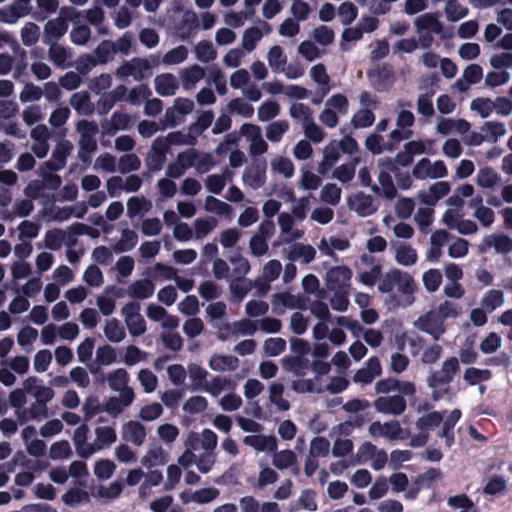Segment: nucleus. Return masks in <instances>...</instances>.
<instances>
[{"label":"nucleus","mask_w":512,"mask_h":512,"mask_svg":"<svg viewBox=\"0 0 512 512\" xmlns=\"http://www.w3.org/2000/svg\"><path fill=\"white\" fill-rule=\"evenodd\" d=\"M72 455L70 443L67 440L54 442L49 451V456L53 460L66 459Z\"/></svg>","instance_id":"4d7b16f0"},{"label":"nucleus","mask_w":512,"mask_h":512,"mask_svg":"<svg viewBox=\"0 0 512 512\" xmlns=\"http://www.w3.org/2000/svg\"><path fill=\"white\" fill-rule=\"evenodd\" d=\"M205 209L209 212H214L220 216H229L232 212V207L229 204L219 200L214 196L206 197Z\"/></svg>","instance_id":"a18cd8bd"},{"label":"nucleus","mask_w":512,"mask_h":512,"mask_svg":"<svg viewBox=\"0 0 512 512\" xmlns=\"http://www.w3.org/2000/svg\"><path fill=\"white\" fill-rule=\"evenodd\" d=\"M338 14L344 25L351 24L358 15L357 7L352 2H343L338 8Z\"/></svg>","instance_id":"774afa93"},{"label":"nucleus","mask_w":512,"mask_h":512,"mask_svg":"<svg viewBox=\"0 0 512 512\" xmlns=\"http://www.w3.org/2000/svg\"><path fill=\"white\" fill-rule=\"evenodd\" d=\"M83 280L92 287H99L103 284V274L97 265H89L83 275Z\"/></svg>","instance_id":"0e129e2a"},{"label":"nucleus","mask_w":512,"mask_h":512,"mask_svg":"<svg viewBox=\"0 0 512 512\" xmlns=\"http://www.w3.org/2000/svg\"><path fill=\"white\" fill-rule=\"evenodd\" d=\"M263 34L257 27H250L244 31L242 45L248 52L255 49L256 44L262 38Z\"/></svg>","instance_id":"052dcab7"},{"label":"nucleus","mask_w":512,"mask_h":512,"mask_svg":"<svg viewBox=\"0 0 512 512\" xmlns=\"http://www.w3.org/2000/svg\"><path fill=\"white\" fill-rule=\"evenodd\" d=\"M330 443L325 437H315L310 444L309 454L315 457H325L328 455Z\"/></svg>","instance_id":"69168bd1"},{"label":"nucleus","mask_w":512,"mask_h":512,"mask_svg":"<svg viewBox=\"0 0 512 512\" xmlns=\"http://www.w3.org/2000/svg\"><path fill=\"white\" fill-rule=\"evenodd\" d=\"M72 148L73 146L68 140L58 142L52 151L51 158L44 163L45 168L50 172H56L63 169Z\"/></svg>","instance_id":"423d86ee"},{"label":"nucleus","mask_w":512,"mask_h":512,"mask_svg":"<svg viewBox=\"0 0 512 512\" xmlns=\"http://www.w3.org/2000/svg\"><path fill=\"white\" fill-rule=\"evenodd\" d=\"M443 422V415L441 412L433 411L419 417L416 421V427L420 431L427 432L428 429L437 427Z\"/></svg>","instance_id":"f704fd0d"},{"label":"nucleus","mask_w":512,"mask_h":512,"mask_svg":"<svg viewBox=\"0 0 512 512\" xmlns=\"http://www.w3.org/2000/svg\"><path fill=\"white\" fill-rule=\"evenodd\" d=\"M415 326L420 331L431 335L434 340H439L446 331L444 323L435 310H430L420 316L415 322Z\"/></svg>","instance_id":"7ed1b4c3"},{"label":"nucleus","mask_w":512,"mask_h":512,"mask_svg":"<svg viewBox=\"0 0 512 512\" xmlns=\"http://www.w3.org/2000/svg\"><path fill=\"white\" fill-rule=\"evenodd\" d=\"M68 31V24L58 19H50L44 26L42 41L44 44L58 42Z\"/></svg>","instance_id":"0eeeda50"},{"label":"nucleus","mask_w":512,"mask_h":512,"mask_svg":"<svg viewBox=\"0 0 512 512\" xmlns=\"http://www.w3.org/2000/svg\"><path fill=\"white\" fill-rule=\"evenodd\" d=\"M239 366V359L233 355L213 354L209 360V367L214 371H235Z\"/></svg>","instance_id":"2eb2a0df"},{"label":"nucleus","mask_w":512,"mask_h":512,"mask_svg":"<svg viewBox=\"0 0 512 512\" xmlns=\"http://www.w3.org/2000/svg\"><path fill=\"white\" fill-rule=\"evenodd\" d=\"M189 377L193 382L194 389H204L207 381L206 377L208 372L197 364H190L188 366Z\"/></svg>","instance_id":"3c124183"},{"label":"nucleus","mask_w":512,"mask_h":512,"mask_svg":"<svg viewBox=\"0 0 512 512\" xmlns=\"http://www.w3.org/2000/svg\"><path fill=\"white\" fill-rule=\"evenodd\" d=\"M450 192V184L446 181H439L432 184L429 188V194L422 197V202L426 205H435L438 200Z\"/></svg>","instance_id":"aec40b11"},{"label":"nucleus","mask_w":512,"mask_h":512,"mask_svg":"<svg viewBox=\"0 0 512 512\" xmlns=\"http://www.w3.org/2000/svg\"><path fill=\"white\" fill-rule=\"evenodd\" d=\"M351 205L357 214L362 217L370 216L377 210L373 197L363 192H358L354 195Z\"/></svg>","instance_id":"f8f14e48"},{"label":"nucleus","mask_w":512,"mask_h":512,"mask_svg":"<svg viewBox=\"0 0 512 512\" xmlns=\"http://www.w3.org/2000/svg\"><path fill=\"white\" fill-rule=\"evenodd\" d=\"M280 112V106L275 101H265L258 108V120L261 122H267L275 118Z\"/></svg>","instance_id":"09e8293b"},{"label":"nucleus","mask_w":512,"mask_h":512,"mask_svg":"<svg viewBox=\"0 0 512 512\" xmlns=\"http://www.w3.org/2000/svg\"><path fill=\"white\" fill-rule=\"evenodd\" d=\"M378 180L382 187L384 196L387 199L395 198L397 195V190L390 173L388 171H380Z\"/></svg>","instance_id":"e2e57ef3"},{"label":"nucleus","mask_w":512,"mask_h":512,"mask_svg":"<svg viewBox=\"0 0 512 512\" xmlns=\"http://www.w3.org/2000/svg\"><path fill=\"white\" fill-rule=\"evenodd\" d=\"M30 12L13 2L10 5L4 6L0 8V22L7 24H14L18 19L29 15Z\"/></svg>","instance_id":"a211bd4d"},{"label":"nucleus","mask_w":512,"mask_h":512,"mask_svg":"<svg viewBox=\"0 0 512 512\" xmlns=\"http://www.w3.org/2000/svg\"><path fill=\"white\" fill-rule=\"evenodd\" d=\"M116 53V45L111 40H103L94 50L95 59L99 64H106Z\"/></svg>","instance_id":"7c9ffc66"},{"label":"nucleus","mask_w":512,"mask_h":512,"mask_svg":"<svg viewBox=\"0 0 512 512\" xmlns=\"http://www.w3.org/2000/svg\"><path fill=\"white\" fill-rule=\"evenodd\" d=\"M198 26L199 20L197 14L193 11L185 12L179 25V38L181 40L189 39Z\"/></svg>","instance_id":"412c9836"},{"label":"nucleus","mask_w":512,"mask_h":512,"mask_svg":"<svg viewBox=\"0 0 512 512\" xmlns=\"http://www.w3.org/2000/svg\"><path fill=\"white\" fill-rule=\"evenodd\" d=\"M498 180V174L491 167L481 168L477 175V184L482 188H491Z\"/></svg>","instance_id":"6e6d98bb"},{"label":"nucleus","mask_w":512,"mask_h":512,"mask_svg":"<svg viewBox=\"0 0 512 512\" xmlns=\"http://www.w3.org/2000/svg\"><path fill=\"white\" fill-rule=\"evenodd\" d=\"M321 199L330 205H337L341 199V189L333 183L326 184L321 190Z\"/></svg>","instance_id":"680f3d73"},{"label":"nucleus","mask_w":512,"mask_h":512,"mask_svg":"<svg viewBox=\"0 0 512 512\" xmlns=\"http://www.w3.org/2000/svg\"><path fill=\"white\" fill-rule=\"evenodd\" d=\"M107 381L113 391H118L128 385L129 374L124 368H118L108 374Z\"/></svg>","instance_id":"72a5a7b5"},{"label":"nucleus","mask_w":512,"mask_h":512,"mask_svg":"<svg viewBox=\"0 0 512 512\" xmlns=\"http://www.w3.org/2000/svg\"><path fill=\"white\" fill-rule=\"evenodd\" d=\"M64 239L65 233L61 229L48 230L44 238L45 246L50 250L57 251L61 248Z\"/></svg>","instance_id":"864d4df0"},{"label":"nucleus","mask_w":512,"mask_h":512,"mask_svg":"<svg viewBox=\"0 0 512 512\" xmlns=\"http://www.w3.org/2000/svg\"><path fill=\"white\" fill-rule=\"evenodd\" d=\"M104 333L107 339L114 343L122 341L126 336L124 327L115 318L107 320L104 327Z\"/></svg>","instance_id":"c85d7f7f"},{"label":"nucleus","mask_w":512,"mask_h":512,"mask_svg":"<svg viewBox=\"0 0 512 512\" xmlns=\"http://www.w3.org/2000/svg\"><path fill=\"white\" fill-rule=\"evenodd\" d=\"M296 455L292 450H282L280 452H276L273 456L272 463L273 465L280 469H287L296 463Z\"/></svg>","instance_id":"c03bdc74"},{"label":"nucleus","mask_w":512,"mask_h":512,"mask_svg":"<svg viewBox=\"0 0 512 512\" xmlns=\"http://www.w3.org/2000/svg\"><path fill=\"white\" fill-rule=\"evenodd\" d=\"M315 255L316 250L311 245L295 244L289 252V259L296 261L302 258L303 262L308 264L314 260Z\"/></svg>","instance_id":"cd10ccee"},{"label":"nucleus","mask_w":512,"mask_h":512,"mask_svg":"<svg viewBox=\"0 0 512 512\" xmlns=\"http://www.w3.org/2000/svg\"><path fill=\"white\" fill-rule=\"evenodd\" d=\"M471 109L476 111L482 118L490 116L494 109L493 101L490 98L478 97L471 101Z\"/></svg>","instance_id":"bf43d9fd"},{"label":"nucleus","mask_w":512,"mask_h":512,"mask_svg":"<svg viewBox=\"0 0 512 512\" xmlns=\"http://www.w3.org/2000/svg\"><path fill=\"white\" fill-rule=\"evenodd\" d=\"M195 54L197 59L204 63L213 61L217 57L213 44L208 40H201L197 43Z\"/></svg>","instance_id":"e433bc0d"},{"label":"nucleus","mask_w":512,"mask_h":512,"mask_svg":"<svg viewBox=\"0 0 512 512\" xmlns=\"http://www.w3.org/2000/svg\"><path fill=\"white\" fill-rule=\"evenodd\" d=\"M352 271L347 266H335L327 271L326 286L330 291L350 290Z\"/></svg>","instance_id":"20e7f679"},{"label":"nucleus","mask_w":512,"mask_h":512,"mask_svg":"<svg viewBox=\"0 0 512 512\" xmlns=\"http://www.w3.org/2000/svg\"><path fill=\"white\" fill-rule=\"evenodd\" d=\"M243 442L257 451L274 452L277 449V440L274 436L249 435L244 437Z\"/></svg>","instance_id":"4468645a"},{"label":"nucleus","mask_w":512,"mask_h":512,"mask_svg":"<svg viewBox=\"0 0 512 512\" xmlns=\"http://www.w3.org/2000/svg\"><path fill=\"white\" fill-rule=\"evenodd\" d=\"M462 413L459 409H454L450 412L449 416L443 422L442 429L437 433L439 438L445 439V444L447 447H451L454 444V427L456 423L460 420Z\"/></svg>","instance_id":"9b49d317"},{"label":"nucleus","mask_w":512,"mask_h":512,"mask_svg":"<svg viewBox=\"0 0 512 512\" xmlns=\"http://www.w3.org/2000/svg\"><path fill=\"white\" fill-rule=\"evenodd\" d=\"M154 82L156 92L163 97L174 95L178 88L176 77L171 73L156 76Z\"/></svg>","instance_id":"ddd939ff"},{"label":"nucleus","mask_w":512,"mask_h":512,"mask_svg":"<svg viewBox=\"0 0 512 512\" xmlns=\"http://www.w3.org/2000/svg\"><path fill=\"white\" fill-rule=\"evenodd\" d=\"M460 371L458 358L452 356L447 358L439 370L432 371L427 378V384L432 389L431 398L434 401L441 400L450 392L449 384L455 375Z\"/></svg>","instance_id":"f03ea898"},{"label":"nucleus","mask_w":512,"mask_h":512,"mask_svg":"<svg viewBox=\"0 0 512 512\" xmlns=\"http://www.w3.org/2000/svg\"><path fill=\"white\" fill-rule=\"evenodd\" d=\"M90 38H91V30L85 24L77 25V23H76L70 32L71 42L78 46L86 45L88 43V41L90 40Z\"/></svg>","instance_id":"49530a36"},{"label":"nucleus","mask_w":512,"mask_h":512,"mask_svg":"<svg viewBox=\"0 0 512 512\" xmlns=\"http://www.w3.org/2000/svg\"><path fill=\"white\" fill-rule=\"evenodd\" d=\"M140 166L141 161L139 157L134 153L122 155L118 162V170L122 174H126L131 171H137L139 170Z\"/></svg>","instance_id":"de8ad7c7"},{"label":"nucleus","mask_w":512,"mask_h":512,"mask_svg":"<svg viewBox=\"0 0 512 512\" xmlns=\"http://www.w3.org/2000/svg\"><path fill=\"white\" fill-rule=\"evenodd\" d=\"M47 45L49 46L48 54L50 60L54 65L63 67L69 57V51L65 47L59 45L58 42L49 43Z\"/></svg>","instance_id":"ea45409f"},{"label":"nucleus","mask_w":512,"mask_h":512,"mask_svg":"<svg viewBox=\"0 0 512 512\" xmlns=\"http://www.w3.org/2000/svg\"><path fill=\"white\" fill-rule=\"evenodd\" d=\"M288 129L289 123L286 120L272 122L266 128V137L271 142H279Z\"/></svg>","instance_id":"473e14b6"},{"label":"nucleus","mask_w":512,"mask_h":512,"mask_svg":"<svg viewBox=\"0 0 512 512\" xmlns=\"http://www.w3.org/2000/svg\"><path fill=\"white\" fill-rule=\"evenodd\" d=\"M205 76V70L197 65L194 64L190 66L189 68H186L181 73V79L182 83L185 89L192 88L197 82H199L201 79H203Z\"/></svg>","instance_id":"393cba45"},{"label":"nucleus","mask_w":512,"mask_h":512,"mask_svg":"<svg viewBox=\"0 0 512 512\" xmlns=\"http://www.w3.org/2000/svg\"><path fill=\"white\" fill-rule=\"evenodd\" d=\"M286 349V341L283 338H268L264 342V351L269 356H278Z\"/></svg>","instance_id":"338daca9"},{"label":"nucleus","mask_w":512,"mask_h":512,"mask_svg":"<svg viewBox=\"0 0 512 512\" xmlns=\"http://www.w3.org/2000/svg\"><path fill=\"white\" fill-rule=\"evenodd\" d=\"M373 406L379 413L397 416L404 413L407 403L402 395L397 394L393 396H380L374 401Z\"/></svg>","instance_id":"39448f33"},{"label":"nucleus","mask_w":512,"mask_h":512,"mask_svg":"<svg viewBox=\"0 0 512 512\" xmlns=\"http://www.w3.org/2000/svg\"><path fill=\"white\" fill-rule=\"evenodd\" d=\"M95 434L96 441L99 444L97 449H101L104 446H110L117 440L116 431L112 427H97L95 429Z\"/></svg>","instance_id":"a19ab883"},{"label":"nucleus","mask_w":512,"mask_h":512,"mask_svg":"<svg viewBox=\"0 0 512 512\" xmlns=\"http://www.w3.org/2000/svg\"><path fill=\"white\" fill-rule=\"evenodd\" d=\"M492 246L497 253L508 254L512 252V238L505 234L488 236L479 246V251L484 253Z\"/></svg>","instance_id":"6e6552de"},{"label":"nucleus","mask_w":512,"mask_h":512,"mask_svg":"<svg viewBox=\"0 0 512 512\" xmlns=\"http://www.w3.org/2000/svg\"><path fill=\"white\" fill-rule=\"evenodd\" d=\"M217 223L214 217L197 218L194 222L196 238L200 239L209 234L217 226Z\"/></svg>","instance_id":"8fccbe9b"},{"label":"nucleus","mask_w":512,"mask_h":512,"mask_svg":"<svg viewBox=\"0 0 512 512\" xmlns=\"http://www.w3.org/2000/svg\"><path fill=\"white\" fill-rule=\"evenodd\" d=\"M36 4L37 9L30 14L38 22L45 21L59 8V0H36Z\"/></svg>","instance_id":"6ab92c4d"},{"label":"nucleus","mask_w":512,"mask_h":512,"mask_svg":"<svg viewBox=\"0 0 512 512\" xmlns=\"http://www.w3.org/2000/svg\"><path fill=\"white\" fill-rule=\"evenodd\" d=\"M281 363L284 370L292 371L296 376H303L309 361L304 357L287 355L282 358Z\"/></svg>","instance_id":"4be33fe9"},{"label":"nucleus","mask_w":512,"mask_h":512,"mask_svg":"<svg viewBox=\"0 0 512 512\" xmlns=\"http://www.w3.org/2000/svg\"><path fill=\"white\" fill-rule=\"evenodd\" d=\"M445 12L448 20L451 22L459 21L468 14V8L461 5L457 0H448L445 6Z\"/></svg>","instance_id":"37998d69"},{"label":"nucleus","mask_w":512,"mask_h":512,"mask_svg":"<svg viewBox=\"0 0 512 512\" xmlns=\"http://www.w3.org/2000/svg\"><path fill=\"white\" fill-rule=\"evenodd\" d=\"M395 259L400 265L412 266L417 262L418 255L410 245L400 244L396 249Z\"/></svg>","instance_id":"a878e982"},{"label":"nucleus","mask_w":512,"mask_h":512,"mask_svg":"<svg viewBox=\"0 0 512 512\" xmlns=\"http://www.w3.org/2000/svg\"><path fill=\"white\" fill-rule=\"evenodd\" d=\"M265 168L260 166L247 167L243 173V182L252 189H259L265 184Z\"/></svg>","instance_id":"f3484780"},{"label":"nucleus","mask_w":512,"mask_h":512,"mask_svg":"<svg viewBox=\"0 0 512 512\" xmlns=\"http://www.w3.org/2000/svg\"><path fill=\"white\" fill-rule=\"evenodd\" d=\"M360 162L359 157H355L349 164H342L338 166L333 173V176L342 183L350 182L355 176V166Z\"/></svg>","instance_id":"2f4dec72"},{"label":"nucleus","mask_w":512,"mask_h":512,"mask_svg":"<svg viewBox=\"0 0 512 512\" xmlns=\"http://www.w3.org/2000/svg\"><path fill=\"white\" fill-rule=\"evenodd\" d=\"M435 311L443 323L446 319L457 318L462 313V309L458 304L447 300L441 303Z\"/></svg>","instance_id":"5fc2aeb1"},{"label":"nucleus","mask_w":512,"mask_h":512,"mask_svg":"<svg viewBox=\"0 0 512 512\" xmlns=\"http://www.w3.org/2000/svg\"><path fill=\"white\" fill-rule=\"evenodd\" d=\"M378 289L389 293L388 303L392 308H407L415 302L417 284L408 272L393 268L383 275Z\"/></svg>","instance_id":"f257e3e1"},{"label":"nucleus","mask_w":512,"mask_h":512,"mask_svg":"<svg viewBox=\"0 0 512 512\" xmlns=\"http://www.w3.org/2000/svg\"><path fill=\"white\" fill-rule=\"evenodd\" d=\"M138 242V235L131 229H123L121 238L113 245V250L116 253H123L132 250Z\"/></svg>","instance_id":"5701e85b"},{"label":"nucleus","mask_w":512,"mask_h":512,"mask_svg":"<svg viewBox=\"0 0 512 512\" xmlns=\"http://www.w3.org/2000/svg\"><path fill=\"white\" fill-rule=\"evenodd\" d=\"M375 121V115L370 109L358 110L351 119V124L354 128H367L372 126Z\"/></svg>","instance_id":"79ce46f5"},{"label":"nucleus","mask_w":512,"mask_h":512,"mask_svg":"<svg viewBox=\"0 0 512 512\" xmlns=\"http://www.w3.org/2000/svg\"><path fill=\"white\" fill-rule=\"evenodd\" d=\"M415 26L418 32L429 31L431 33L441 35L442 39L447 38V36L443 34V24L438 20L434 13H425L417 17L415 20Z\"/></svg>","instance_id":"1a4fd4ad"},{"label":"nucleus","mask_w":512,"mask_h":512,"mask_svg":"<svg viewBox=\"0 0 512 512\" xmlns=\"http://www.w3.org/2000/svg\"><path fill=\"white\" fill-rule=\"evenodd\" d=\"M228 109L230 113H236L242 115L245 118H250L254 114V108L249 103L245 102L241 98L232 99L228 103Z\"/></svg>","instance_id":"13d9d810"},{"label":"nucleus","mask_w":512,"mask_h":512,"mask_svg":"<svg viewBox=\"0 0 512 512\" xmlns=\"http://www.w3.org/2000/svg\"><path fill=\"white\" fill-rule=\"evenodd\" d=\"M39 34V26L33 22H27L21 29V38L23 44L25 46L34 45L39 39Z\"/></svg>","instance_id":"603ef678"},{"label":"nucleus","mask_w":512,"mask_h":512,"mask_svg":"<svg viewBox=\"0 0 512 512\" xmlns=\"http://www.w3.org/2000/svg\"><path fill=\"white\" fill-rule=\"evenodd\" d=\"M70 104L79 114L89 115L93 112L90 96L86 91L74 93L70 98Z\"/></svg>","instance_id":"b1692460"},{"label":"nucleus","mask_w":512,"mask_h":512,"mask_svg":"<svg viewBox=\"0 0 512 512\" xmlns=\"http://www.w3.org/2000/svg\"><path fill=\"white\" fill-rule=\"evenodd\" d=\"M188 57V49L179 45L168 52H166L162 58V62L165 65H176L184 62Z\"/></svg>","instance_id":"58836bf2"},{"label":"nucleus","mask_w":512,"mask_h":512,"mask_svg":"<svg viewBox=\"0 0 512 512\" xmlns=\"http://www.w3.org/2000/svg\"><path fill=\"white\" fill-rule=\"evenodd\" d=\"M422 281L428 292H435L442 283V274L438 269H429L423 273Z\"/></svg>","instance_id":"4c0bfd02"},{"label":"nucleus","mask_w":512,"mask_h":512,"mask_svg":"<svg viewBox=\"0 0 512 512\" xmlns=\"http://www.w3.org/2000/svg\"><path fill=\"white\" fill-rule=\"evenodd\" d=\"M268 63L274 72L284 69L287 63V56L279 45H274L270 48L267 55Z\"/></svg>","instance_id":"bb28decb"},{"label":"nucleus","mask_w":512,"mask_h":512,"mask_svg":"<svg viewBox=\"0 0 512 512\" xmlns=\"http://www.w3.org/2000/svg\"><path fill=\"white\" fill-rule=\"evenodd\" d=\"M492 378V372L488 369H478L475 367L467 368L464 371L463 379L471 386L480 382L488 381Z\"/></svg>","instance_id":"c756f323"},{"label":"nucleus","mask_w":512,"mask_h":512,"mask_svg":"<svg viewBox=\"0 0 512 512\" xmlns=\"http://www.w3.org/2000/svg\"><path fill=\"white\" fill-rule=\"evenodd\" d=\"M504 303V294L501 290L491 289L481 300V305L489 312L494 311Z\"/></svg>","instance_id":"c9c22d12"},{"label":"nucleus","mask_w":512,"mask_h":512,"mask_svg":"<svg viewBox=\"0 0 512 512\" xmlns=\"http://www.w3.org/2000/svg\"><path fill=\"white\" fill-rule=\"evenodd\" d=\"M122 436L124 440L140 446L145 441L146 429L140 422L130 420L123 425Z\"/></svg>","instance_id":"9d476101"},{"label":"nucleus","mask_w":512,"mask_h":512,"mask_svg":"<svg viewBox=\"0 0 512 512\" xmlns=\"http://www.w3.org/2000/svg\"><path fill=\"white\" fill-rule=\"evenodd\" d=\"M154 290L155 286L151 280L141 279L134 281L128 287V294L132 298L144 300L151 297L154 293Z\"/></svg>","instance_id":"dca6fc26"}]
</instances>
